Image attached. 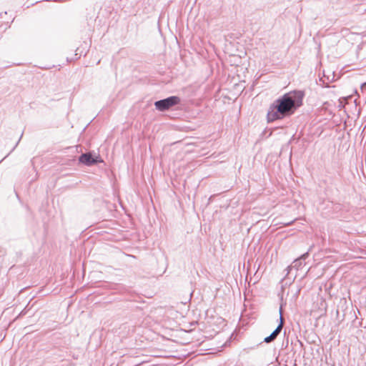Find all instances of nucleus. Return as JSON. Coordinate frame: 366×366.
Listing matches in <instances>:
<instances>
[{"label": "nucleus", "instance_id": "f257e3e1", "mask_svg": "<svg viewBox=\"0 0 366 366\" xmlns=\"http://www.w3.org/2000/svg\"><path fill=\"white\" fill-rule=\"evenodd\" d=\"M277 102V110L282 114L289 112L295 107V101L287 95L283 96Z\"/></svg>", "mask_w": 366, "mask_h": 366}, {"label": "nucleus", "instance_id": "f03ea898", "mask_svg": "<svg viewBox=\"0 0 366 366\" xmlns=\"http://www.w3.org/2000/svg\"><path fill=\"white\" fill-rule=\"evenodd\" d=\"M179 103V98L177 97H171L167 99L160 100L155 102V107L160 111L168 109L171 107Z\"/></svg>", "mask_w": 366, "mask_h": 366}, {"label": "nucleus", "instance_id": "7ed1b4c3", "mask_svg": "<svg viewBox=\"0 0 366 366\" xmlns=\"http://www.w3.org/2000/svg\"><path fill=\"white\" fill-rule=\"evenodd\" d=\"M79 161L86 165H92L97 162H103L101 159H99V157H97L96 158L93 157L90 153L81 154L79 157Z\"/></svg>", "mask_w": 366, "mask_h": 366}, {"label": "nucleus", "instance_id": "20e7f679", "mask_svg": "<svg viewBox=\"0 0 366 366\" xmlns=\"http://www.w3.org/2000/svg\"><path fill=\"white\" fill-rule=\"evenodd\" d=\"M283 327V320L282 317H280V324L278 325V327L276 328V330L268 337L264 338V342L267 343H269L272 341H273L277 336L279 335L280 331L282 330V328Z\"/></svg>", "mask_w": 366, "mask_h": 366}]
</instances>
